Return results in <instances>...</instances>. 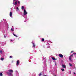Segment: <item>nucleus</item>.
Here are the masks:
<instances>
[{
  "instance_id": "nucleus-36",
  "label": "nucleus",
  "mask_w": 76,
  "mask_h": 76,
  "mask_svg": "<svg viewBox=\"0 0 76 76\" xmlns=\"http://www.w3.org/2000/svg\"><path fill=\"white\" fill-rule=\"evenodd\" d=\"M28 61L29 62H31V60H29Z\"/></svg>"
},
{
  "instance_id": "nucleus-7",
  "label": "nucleus",
  "mask_w": 76,
  "mask_h": 76,
  "mask_svg": "<svg viewBox=\"0 0 76 76\" xmlns=\"http://www.w3.org/2000/svg\"><path fill=\"white\" fill-rule=\"evenodd\" d=\"M33 44V46H32V48H35V43L32 42Z\"/></svg>"
},
{
  "instance_id": "nucleus-13",
  "label": "nucleus",
  "mask_w": 76,
  "mask_h": 76,
  "mask_svg": "<svg viewBox=\"0 0 76 76\" xmlns=\"http://www.w3.org/2000/svg\"><path fill=\"white\" fill-rule=\"evenodd\" d=\"M69 59L71 61H72V57L71 56H69Z\"/></svg>"
},
{
  "instance_id": "nucleus-3",
  "label": "nucleus",
  "mask_w": 76,
  "mask_h": 76,
  "mask_svg": "<svg viewBox=\"0 0 76 76\" xmlns=\"http://www.w3.org/2000/svg\"><path fill=\"white\" fill-rule=\"evenodd\" d=\"M8 72H7V74L9 76H13V70L10 69L8 70Z\"/></svg>"
},
{
  "instance_id": "nucleus-18",
  "label": "nucleus",
  "mask_w": 76,
  "mask_h": 76,
  "mask_svg": "<svg viewBox=\"0 0 76 76\" xmlns=\"http://www.w3.org/2000/svg\"><path fill=\"white\" fill-rule=\"evenodd\" d=\"M52 60H56V59L53 57H52Z\"/></svg>"
},
{
  "instance_id": "nucleus-14",
  "label": "nucleus",
  "mask_w": 76,
  "mask_h": 76,
  "mask_svg": "<svg viewBox=\"0 0 76 76\" xmlns=\"http://www.w3.org/2000/svg\"><path fill=\"white\" fill-rule=\"evenodd\" d=\"M10 42H13V41H14V40L13 39H10Z\"/></svg>"
},
{
  "instance_id": "nucleus-5",
  "label": "nucleus",
  "mask_w": 76,
  "mask_h": 76,
  "mask_svg": "<svg viewBox=\"0 0 76 76\" xmlns=\"http://www.w3.org/2000/svg\"><path fill=\"white\" fill-rule=\"evenodd\" d=\"M18 4H20V1H19V0H16L15 2H13L12 3L13 4H14L15 6H16V5H17Z\"/></svg>"
},
{
  "instance_id": "nucleus-46",
  "label": "nucleus",
  "mask_w": 76,
  "mask_h": 76,
  "mask_svg": "<svg viewBox=\"0 0 76 76\" xmlns=\"http://www.w3.org/2000/svg\"><path fill=\"white\" fill-rule=\"evenodd\" d=\"M12 27H13V26H12Z\"/></svg>"
},
{
  "instance_id": "nucleus-19",
  "label": "nucleus",
  "mask_w": 76,
  "mask_h": 76,
  "mask_svg": "<svg viewBox=\"0 0 76 76\" xmlns=\"http://www.w3.org/2000/svg\"><path fill=\"white\" fill-rule=\"evenodd\" d=\"M0 76H3V74H2V73L1 72L0 73Z\"/></svg>"
},
{
  "instance_id": "nucleus-17",
  "label": "nucleus",
  "mask_w": 76,
  "mask_h": 76,
  "mask_svg": "<svg viewBox=\"0 0 76 76\" xmlns=\"http://www.w3.org/2000/svg\"><path fill=\"white\" fill-rule=\"evenodd\" d=\"M13 35L15 37H18V36H17V35H16V34H14V33H13Z\"/></svg>"
},
{
  "instance_id": "nucleus-41",
  "label": "nucleus",
  "mask_w": 76,
  "mask_h": 76,
  "mask_svg": "<svg viewBox=\"0 0 76 76\" xmlns=\"http://www.w3.org/2000/svg\"><path fill=\"white\" fill-rule=\"evenodd\" d=\"M13 1H15L16 0H13Z\"/></svg>"
},
{
  "instance_id": "nucleus-15",
  "label": "nucleus",
  "mask_w": 76,
  "mask_h": 76,
  "mask_svg": "<svg viewBox=\"0 0 76 76\" xmlns=\"http://www.w3.org/2000/svg\"><path fill=\"white\" fill-rule=\"evenodd\" d=\"M15 72L17 74V76H19V73H18V71H15Z\"/></svg>"
},
{
  "instance_id": "nucleus-12",
  "label": "nucleus",
  "mask_w": 76,
  "mask_h": 76,
  "mask_svg": "<svg viewBox=\"0 0 76 76\" xmlns=\"http://www.w3.org/2000/svg\"><path fill=\"white\" fill-rule=\"evenodd\" d=\"M62 66L63 68H66V65L63 64H62Z\"/></svg>"
},
{
  "instance_id": "nucleus-35",
  "label": "nucleus",
  "mask_w": 76,
  "mask_h": 76,
  "mask_svg": "<svg viewBox=\"0 0 76 76\" xmlns=\"http://www.w3.org/2000/svg\"><path fill=\"white\" fill-rule=\"evenodd\" d=\"M75 57L76 58V54L75 55Z\"/></svg>"
},
{
  "instance_id": "nucleus-37",
  "label": "nucleus",
  "mask_w": 76,
  "mask_h": 76,
  "mask_svg": "<svg viewBox=\"0 0 76 76\" xmlns=\"http://www.w3.org/2000/svg\"><path fill=\"white\" fill-rule=\"evenodd\" d=\"M6 36H4V38H6Z\"/></svg>"
},
{
  "instance_id": "nucleus-16",
  "label": "nucleus",
  "mask_w": 76,
  "mask_h": 76,
  "mask_svg": "<svg viewBox=\"0 0 76 76\" xmlns=\"http://www.w3.org/2000/svg\"><path fill=\"white\" fill-rule=\"evenodd\" d=\"M11 31H14V28H12L11 29Z\"/></svg>"
},
{
  "instance_id": "nucleus-4",
  "label": "nucleus",
  "mask_w": 76,
  "mask_h": 76,
  "mask_svg": "<svg viewBox=\"0 0 76 76\" xmlns=\"http://www.w3.org/2000/svg\"><path fill=\"white\" fill-rule=\"evenodd\" d=\"M4 27L6 29V30H8V29H9V25H8V23H7V22L5 21L4 22Z\"/></svg>"
},
{
  "instance_id": "nucleus-20",
  "label": "nucleus",
  "mask_w": 76,
  "mask_h": 76,
  "mask_svg": "<svg viewBox=\"0 0 76 76\" xmlns=\"http://www.w3.org/2000/svg\"><path fill=\"white\" fill-rule=\"evenodd\" d=\"M0 60H1V61H3L4 60V58H1Z\"/></svg>"
},
{
  "instance_id": "nucleus-8",
  "label": "nucleus",
  "mask_w": 76,
  "mask_h": 76,
  "mask_svg": "<svg viewBox=\"0 0 76 76\" xmlns=\"http://www.w3.org/2000/svg\"><path fill=\"white\" fill-rule=\"evenodd\" d=\"M19 63H20V62H19V60H18L17 62L16 65L18 66V65H19Z\"/></svg>"
},
{
  "instance_id": "nucleus-30",
  "label": "nucleus",
  "mask_w": 76,
  "mask_h": 76,
  "mask_svg": "<svg viewBox=\"0 0 76 76\" xmlns=\"http://www.w3.org/2000/svg\"><path fill=\"white\" fill-rule=\"evenodd\" d=\"M12 58V56H10V58Z\"/></svg>"
},
{
  "instance_id": "nucleus-9",
  "label": "nucleus",
  "mask_w": 76,
  "mask_h": 76,
  "mask_svg": "<svg viewBox=\"0 0 76 76\" xmlns=\"http://www.w3.org/2000/svg\"><path fill=\"white\" fill-rule=\"evenodd\" d=\"M59 56L60 57H61V58H63V55H62V54H59Z\"/></svg>"
},
{
  "instance_id": "nucleus-38",
  "label": "nucleus",
  "mask_w": 76,
  "mask_h": 76,
  "mask_svg": "<svg viewBox=\"0 0 76 76\" xmlns=\"http://www.w3.org/2000/svg\"><path fill=\"white\" fill-rule=\"evenodd\" d=\"M1 22L0 23V25H1Z\"/></svg>"
},
{
  "instance_id": "nucleus-22",
  "label": "nucleus",
  "mask_w": 76,
  "mask_h": 76,
  "mask_svg": "<svg viewBox=\"0 0 76 76\" xmlns=\"http://www.w3.org/2000/svg\"><path fill=\"white\" fill-rule=\"evenodd\" d=\"M69 66H70V67H72V64H70V63H69Z\"/></svg>"
},
{
  "instance_id": "nucleus-26",
  "label": "nucleus",
  "mask_w": 76,
  "mask_h": 76,
  "mask_svg": "<svg viewBox=\"0 0 76 76\" xmlns=\"http://www.w3.org/2000/svg\"><path fill=\"white\" fill-rule=\"evenodd\" d=\"M61 70H62V71H64V69H61Z\"/></svg>"
},
{
  "instance_id": "nucleus-10",
  "label": "nucleus",
  "mask_w": 76,
  "mask_h": 76,
  "mask_svg": "<svg viewBox=\"0 0 76 76\" xmlns=\"http://www.w3.org/2000/svg\"><path fill=\"white\" fill-rule=\"evenodd\" d=\"M10 16L11 18H13V17H12V12H11L10 13Z\"/></svg>"
},
{
  "instance_id": "nucleus-42",
  "label": "nucleus",
  "mask_w": 76,
  "mask_h": 76,
  "mask_svg": "<svg viewBox=\"0 0 76 76\" xmlns=\"http://www.w3.org/2000/svg\"><path fill=\"white\" fill-rule=\"evenodd\" d=\"M2 44H3V43H4V42H2Z\"/></svg>"
},
{
  "instance_id": "nucleus-24",
  "label": "nucleus",
  "mask_w": 76,
  "mask_h": 76,
  "mask_svg": "<svg viewBox=\"0 0 76 76\" xmlns=\"http://www.w3.org/2000/svg\"><path fill=\"white\" fill-rule=\"evenodd\" d=\"M24 9V7L22 6L21 7V9L23 10Z\"/></svg>"
},
{
  "instance_id": "nucleus-11",
  "label": "nucleus",
  "mask_w": 76,
  "mask_h": 76,
  "mask_svg": "<svg viewBox=\"0 0 76 76\" xmlns=\"http://www.w3.org/2000/svg\"><path fill=\"white\" fill-rule=\"evenodd\" d=\"M18 14H19V15H22V12H20V11H19L18 12Z\"/></svg>"
},
{
  "instance_id": "nucleus-33",
  "label": "nucleus",
  "mask_w": 76,
  "mask_h": 76,
  "mask_svg": "<svg viewBox=\"0 0 76 76\" xmlns=\"http://www.w3.org/2000/svg\"><path fill=\"white\" fill-rule=\"evenodd\" d=\"M16 6H15V7H14V9H16Z\"/></svg>"
},
{
  "instance_id": "nucleus-6",
  "label": "nucleus",
  "mask_w": 76,
  "mask_h": 76,
  "mask_svg": "<svg viewBox=\"0 0 76 76\" xmlns=\"http://www.w3.org/2000/svg\"><path fill=\"white\" fill-rule=\"evenodd\" d=\"M48 42H51V41H49L47 42V44H46V45H48V46H47V48H49L50 47V44H49V43Z\"/></svg>"
},
{
  "instance_id": "nucleus-29",
  "label": "nucleus",
  "mask_w": 76,
  "mask_h": 76,
  "mask_svg": "<svg viewBox=\"0 0 76 76\" xmlns=\"http://www.w3.org/2000/svg\"><path fill=\"white\" fill-rule=\"evenodd\" d=\"M73 54H74V55H75H75H76V53H73Z\"/></svg>"
},
{
  "instance_id": "nucleus-32",
  "label": "nucleus",
  "mask_w": 76,
  "mask_h": 76,
  "mask_svg": "<svg viewBox=\"0 0 76 76\" xmlns=\"http://www.w3.org/2000/svg\"><path fill=\"white\" fill-rule=\"evenodd\" d=\"M14 62V61H12V63H13Z\"/></svg>"
},
{
  "instance_id": "nucleus-45",
  "label": "nucleus",
  "mask_w": 76,
  "mask_h": 76,
  "mask_svg": "<svg viewBox=\"0 0 76 76\" xmlns=\"http://www.w3.org/2000/svg\"><path fill=\"white\" fill-rule=\"evenodd\" d=\"M55 76H56V75H55Z\"/></svg>"
},
{
  "instance_id": "nucleus-28",
  "label": "nucleus",
  "mask_w": 76,
  "mask_h": 76,
  "mask_svg": "<svg viewBox=\"0 0 76 76\" xmlns=\"http://www.w3.org/2000/svg\"><path fill=\"white\" fill-rule=\"evenodd\" d=\"M72 56H73V54H72L71 55L70 57H72Z\"/></svg>"
},
{
  "instance_id": "nucleus-34",
  "label": "nucleus",
  "mask_w": 76,
  "mask_h": 76,
  "mask_svg": "<svg viewBox=\"0 0 76 76\" xmlns=\"http://www.w3.org/2000/svg\"><path fill=\"white\" fill-rule=\"evenodd\" d=\"M55 65L56 66H57V63H55Z\"/></svg>"
},
{
  "instance_id": "nucleus-1",
  "label": "nucleus",
  "mask_w": 76,
  "mask_h": 76,
  "mask_svg": "<svg viewBox=\"0 0 76 76\" xmlns=\"http://www.w3.org/2000/svg\"><path fill=\"white\" fill-rule=\"evenodd\" d=\"M43 61H44L43 62L44 66H43V67L44 70H45V69L47 68V67L46 66V61L47 59L43 57Z\"/></svg>"
},
{
  "instance_id": "nucleus-2",
  "label": "nucleus",
  "mask_w": 76,
  "mask_h": 76,
  "mask_svg": "<svg viewBox=\"0 0 76 76\" xmlns=\"http://www.w3.org/2000/svg\"><path fill=\"white\" fill-rule=\"evenodd\" d=\"M28 14V12H26V10L25 9H24V12H23V17L25 18V19L26 20L27 19V14Z\"/></svg>"
},
{
  "instance_id": "nucleus-31",
  "label": "nucleus",
  "mask_w": 76,
  "mask_h": 76,
  "mask_svg": "<svg viewBox=\"0 0 76 76\" xmlns=\"http://www.w3.org/2000/svg\"><path fill=\"white\" fill-rule=\"evenodd\" d=\"M74 52V51H72L71 52V53H73Z\"/></svg>"
},
{
  "instance_id": "nucleus-39",
  "label": "nucleus",
  "mask_w": 76,
  "mask_h": 76,
  "mask_svg": "<svg viewBox=\"0 0 76 76\" xmlns=\"http://www.w3.org/2000/svg\"><path fill=\"white\" fill-rule=\"evenodd\" d=\"M30 59H31V58H32V57H30Z\"/></svg>"
},
{
  "instance_id": "nucleus-40",
  "label": "nucleus",
  "mask_w": 76,
  "mask_h": 76,
  "mask_svg": "<svg viewBox=\"0 0 76 76\" xmlns=\"http://www.w3.org/2000/svg\"><path fill=\"white\" fill-rule=\"evenodd\" d=\"M74 74H76L74 72Z\"/></svg>"
},
{
  "instance_id": "nucleus-25",
  "label": "nucleus",
  "mask_w": 76,
  "mask_h": 76,
  "mask_svg": "<svg viewBox=\"0 0 76 76\" xmlns=\"http://www.w3.org/2000/svg\"><path fill=\"white\" fill-rule=\"evenodd\" d=\"M0 53L1 54H2V53H3V51H2V50H0Z\"/></svg>"
},
{
  "instance_id": "nucleus-21",
  "label": "nucleus",
  "mask_w": 76,
  "mask_h": 76,
  "mask_svg": "<svg viewBox=\"0 0 76 76\" xmlns=\"http://www.w3.org/2000/svg\"><path fill=\"white\" fill-rule=\"evenodd\" d=\"M16 9L17 10H19V7H17L16 8Z\"/></svg>"
},
{
  "instance_id": "nucleus-23",
  "label": "nucleus",
  "mask_w": 76,
  "mask_h": 76,
  "mask_svg": "<svg viewBox=\"0 0 76 76\" xmlns=\"http://www.w3.org/2000/svg\"><path fill=\"white\" fill-rule=\"evenodd\" d=\"M42 42L44 41V38H42Z\"/></svg>"
},
{
  "instance_id": "nucleus-43",
  "label": "nucleus",
  "mask_w": 76,
  "mask_h": 76,
  "mask_svg": "<svg viewBox=\"0 0 76 76\" xmlns=\"http://www.w3.org/2000/svg\"><path fill=\"white\" fill-rule=\"evenodd\" d=\"M70 73H71V71L70 72Z\"/></svg>"
},
{
  "instance_id": "nucleus-44",
  "label": "nucleus",
  "mask_w": 76,
  "mask_h": 76,
  "mask_svg": "<svg viewBox=\"0 0 76 76\" xmlns=\"http://www.w3.org/2000/svg\"><path fill=\"white\" fill-rule=\"evenodd\" d=\"M24 22H26V21H24Z\"/></svg>"
},
{
  "instance_id": "nucleus-27",
  "label": "nucleus",
  "mask_w": 76,
  "mask_h": 76,
  "mask_svg": "<svg viewBox=\"0 0 76 76\" xmlns=\"http://www.w3.org/2000/svg\"><path fill=\"white\" fill-rule=\"evenodd\" d=\"M42 75V74L41 73H40V74H39V76H41Z\"/></svg>"
}]
</instances>
